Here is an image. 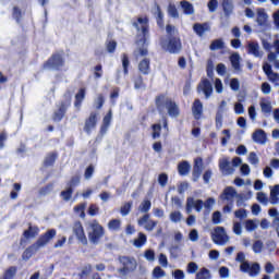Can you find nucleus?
Listing matches in <instances>:
<instances>
[{
    "label": "nucleus",
    "mask_w": 279,
    "mask_h": 279,
    "mask_svg": "<svg viewBox=\"0 0 279 279\" xmlns=\"http://www.w3.org/2000/svg\"><path fill=\"white\" fill-rule=\"evenodd\" d=\"M56 234H58V231L56 229H49L39 238L37 239L36 242H34L32 245H29L27 248L22 254V259L23 260H29L40 247H45L52 239H56Z\"/></svg>",
    "instance_id": "f257e3e1"
},
{
    "label": "nucleus",
    "mask_w": 279,
    "mask_h": 279,
    "mask_svg": "<svg viewBox=\"0 0 279 279\" xmlns=\"http://www.w3.org/2000/svg\"><path fill=\"white\" fill-rule=\"evenodd\" d=\"M132 26L137 32L136 45L145 46L147 38H149V16H138L132 21Z\"/></svg>",
    "instance_id": "f03ea898"
},
{
    "label": "nucleus",
    "mask_w": 279,
    "mask_h": 279,
    "mask_svg": "<svg viewBox=\"0 0 279 279\" xmlns=\"http://www.w3.org/2000/svg\"><path fill=\"white\" fill-rule=\"evenodd\" d=\"M159 45L163 51L175 53V26L166 25V35L159 38Z\"/></svg>",
    "instance_id": "7ed1b4c3"
},
{
    "label": "nucleus",
    "mask_w": 279,
    "mask_h": 279,
    "mask_svg": "<svg viewBox=\"0 0 279 279\" xmlns=\"http://www.w3.org/2000/svg\"><path fill=\"white\" fill-rule=\"evenodd\" d=\"M155 104L159 114L175 117V101H173L169 96L165 94L158 95L155 99Z\"/></svg>",
    "instance_id": "20e7f679"
},
{
    "label": "nucleus",
    "mask_w": 279,
    "mask_h": 279,
    "mask_svg": "<svg viewBox=\"0 0 279 279\" xmlns=\"http://www.w3.org/2000/svg\"><path fill=\"white\" fill-rule=\"evenodd\" d=\"M89 228L90 231L87 233L89 243L92 245H99L104 236H106V228L97 219L89 223Z\"/></svg>",
    "instance_id": "39448f33"
},
{
    "label": "nucleus",
    "mask_w": 279,
    "mask_h": 279,
    "mask_svg": "<svg viewBox=\"0 0 279 279\" xmlns=\"http://www.w3.org/2000/svg\"><path fill=\"white\" fill-rule=\"evenodd\" d=\"M235 260L238 263H241L240 271H242L243 274H248V276H251L252 278H256V276L260 274V265L258 263H253L252 265H250V262L245 260V253H238Z\"/></svg>",
    "instance_id": "423d86ee"
},
{
    "label": "nucleus",
    "mask_w": 279,
    "mask_h": 279,
    "mask_svg": "<svg viewBox=\"0 0 279 279\" xmlns=\"http://www.w3.org/2000/svg\"><path fill=\"white\" fill-rule=\"evenodd\" d=\"M63 99L59 102L58 109L52 114V121L56 123H60L64 119V116L66 114V110L71 108V90H66L63 95Z\"/></svg>",
    "instance_id": "0eeeda50"
},
{
    "label": "nucleus",
    "mask_w": 279,
    "mask_h": 279,
    "mask_svg": "<svg viewBox=\"0 0 279 279\" xmlns=\"http://www.w3.org/2000/svg\"><path fill=\"white\" fill-rule=\"evenodd\" d=\"M64 51L62 53L60 52H53L50 58L43 63V69L46 71L47 69H51L52 71H62V68L65 64L64 60Z\"/></svg>",
    "instance_id": "6e6552de"
},
{
    "label": "nucleus",
    "mask_w": 279,
    "mask_h": 279,
    "mask_svg": "<svg viewBox=\"0 0 279 279\" xmlns=\"http://www.w3.org/2000/svg\"><path fill=\"white\" fill-rule=\"evenodd\" d=\"M118 260L122 265V267L118 269V274L121 276H128V274H132V271H135L136 267H138L136 258L134 257L119 256Z\"/></svg>",
    "instance_id": "1a4fd4ad"
},
{
    "label": "nucleus",
    "mask_w": 279,
    "mask_h": 279,
    "mask_svg": "<svg viewBox=\"0 0 279 279\" xmlns=\"http://www.w3.org/2000/svg\"><path fill=\"white\" fill-rule=\"evenodd\" d=\"M72 231L73 234L76 236L78 243H82L83 245H88V238H86V231H84V225H82V221H74L72 226Z\"/></svg>",
    "instance_id": "9d476101"
},
{
    "label": "nucleus",
    "mask_w": 279,
    "mask_h": 279,
    "mask_svg": "<svg viewBox=\"0 0 279 279\" xmlns=\"http://www.w3.org/2000/svg\"><path fill=\"white\" fill-rule=\"evenodd\" d=\"M211 239L216 245H226L230 241V238L226 233V229H223V227H217L211 233Z\"/></svg>",
    "instance_id": "9b49d317"
},
{
    "label": "nucleus",
    "mask_w": 279,
    "mask_h": 279,
    "mask_svg": "<svg viewBox=\"0 0 279 279\" xmlns=\"http://www.w3.org/2000/svg\"><path fill=\"white\" fill-rule=\"evenodd\" d=\"M40 232V229L38 226H32V223H28L27 230H24L22 238L20 239V245H25L29 239H36Z\"/></svg>",
    "instance_id": "f8f14e48"
},
{
    "label": "nucleus",
    "mask_w": 279,
    "mask_h": 279,
    "mask_svg": "<svg viewBox=\"0 0 279 279\" xmlns=\"http://www.w3.org/2000/svg\"><path fill=\"white\" fill-rule=\"evenodd\" d=\"M193 208L196 210V213H202V210L204 209V201L195 199L193 197H187L186 199L187 215H191L193 213Z\"/></svg>",
    "instance_id": "ddd939ff"
},
{
    "label": "nucleus",
    "mask_w": 279,
    "mask_h": 279,
    "mask_svg": "<svg viewBox=\"0 0 279 279\" xmlns=\"http://www.w3.org/2000/svg\"><path fill=\"white\" fill-rule=\"evenodd\" d=\"M204 171V159L202 157H196L194 159V166L192 171V178L194 182H197L202 177Z\"/></svg>",
    "instance_id": "4468645a"
},
{
    "label": "nucleus",
    "mask_w": 279,
    "mask_h": 279,
    "mask_svg": "<svg viewBox=\"0 0 279 279\" xmlns=\"http://www.w3.org/2000/svg\"><path fill=\"white\" fill-rule=\"evenodd\" d=\"M263 71L265 75H267L268 81L271 82V84H274L275 86H279V73L274 72V70L271 69V64L265 62L263 64Z\"/></svg>",
    "instance_id": "2eb2a0df"
},
{
    "label": "nucleus",
    "mask_w": 279,
    "mask_h": 279,
    "mask_svg": "<svg viewBox=\"0 0 279 279\" xmlns=\"http://www.w3.org/2000/svg\"><path fill=\"white\" fill-rule=\"evenodd\" d=\"M246 51L250 56H254V58H263L265 52L260 50V45L257 41H248L246 45Z\"/></svg>",
    "instance_id": "dca6fc26"
},
{
    "label": "nucleus",
    "mask_w": 279,
    "mask_h": 279,
    "mask_svg": "<svg viewBox=\"0 0 279 279\" xmlns=\"http://www.w3.org/2000/svg\"><path fill=\"white\" fill-rule=\"evenodd\" d=\"M235 197H239V193H236V189L233 186H227L220 194V199H222V202H230V204L234 202Z\"/></svg>",
    "instance_id": "f3484780"
},
{
    "label": "nucleus",
    "mask_w": 279,
    "mask_h": 279,
    "mask_svg": "<svg viewBox=\"0 0 279 279\" xmlns=\"http://www.w3.org/2000/svg\"><path fill=\"white\" fill-rule=\"evenodd\" d=\"M97 117L98 113L93 111L85 120L84 132H86V134H90V132L97 128Z\"/></svg>",
    "instance_id": "a211bd4d"
},
{
    "label": "nucleus",
    "mask_w": 279,
    "mask_h": 279,
    "mask_svg": "<svg viewBox=\"0 0 279 279\" xmlns=\"http://www.w3.org/2000/svg\"><path fill=\"white\" fill-rule=\"evenodd\" d=\"M137 223L138 226H144L145 230L148 232H151V230L158 226V221L149 220V214H145L143 217H141L137 220Z\"/></svg>",
    "instance_id": "6ab92c4d"
},
{
    "label": "nucleus",
    "mask_w": 279,
    "mask_h": 279,
    "mask_svg": "<svg viewBox=\"0 0 279 279\" xmlns=\"http://www.w3.org/2000/svg\"><path fill=\"white\" fill-rule=\"evenodd\" d=\"M198 93H204L206 99L213 95V83L208 78H204L197 87Z\"/></svg>",
    "instance_id": "aec40b11"
},
{
    "label": "nucleus",
    "mask_w": 279,
    "mask_h": 279,
    "mask_svg": "<svg viewBox=\"0 0 279 279\" xmlns=\"http://www.w3.org/2000/svg\"><path fill=\"white\" fill-rule=\"evenodd\" d=\"M153 14L159 29H165V13L162 12L160 4H155V12Z\"/></svg>",
    "instance_id": "412c9836"
},
{
    "label": "nucleus",
    "mask_w": 279,
    "mask_h": 279,
    "mask_svg": "<svg viewBox=\"0 0 279 279\" xmlns=\"http://www.w3.org/2000/svg\"><path fill=\"white\" fill-rule=\"evenodd\" d=\"M219 169L222 175H232V173H234V168H232V163L228 160V158L219 160Z\"/></svg>",
    "instance_id": "4be33fe9"
},
{
    "label": "nucleus",
    "mask_w": 279,
    "mask_h": 279,
    "mask_svg": "<svg viewBox=\"0 0 279 279\" xmlns=\"http://www.w3.org/2000/svg\"><path fill=\"white\" fill-rule=\"evenodd\" d=\"M252 140L258 145H265L267 143V133L263 129H258L252 134Z\"/></svg>",
    "instance_id": "5701e85b"
},
{
    "label": "nucleus",
    "mask_w": 279,
    "mask_h": 279,
    "mask_svg": "<svg viewBox=\"0 0 279 279\" xmlns=\"http://www.w3.org/2000/svg\"><path fill=\"white\" fill-rule=\"evenodd\" d=\"M137 68L142 75H149V73L151 72V61L147 58H144L140 61Z\"/></svg>",
    "instance_id": "b1692460"
},
{
    "label": "nucleus",
    "mask_w": 279,
    "mask_h": 279,
    "mask_svg": "<svg viewBox=\"0 0 279 279\" xmlns=\"http://www.w3.org/2000/svg\"><path fill=\"white\" fill-rule=\"evenodd\" d=\"M193 29L197 36L202 38L206 34V32H210V24L209 23H196L193 26Z\"/></svg>",
    "instance_id": "393cba45"
},
{
    "label": "nucleus",
    "mask_w": 279,
    "mask_h": 279,
    "mask_svg": "<svg viewBox=\"0 0 279 279\" xmlns=\"http://www.w3.org/2000/svg\"><path fill=\"white\" fill-rule=\"evenodd\" d=\"M192 112L195 119H202V114L204 113V105L199 99H196L192 107Z\"/></svg>",
    "instance_id": "a878e982"
},
{
    "label": "nucleus",
    "mask_w": 279,
    "mask_h": 279,
    "mask_svg": "<svg viewBox=\"0 0 279 279\" xmlns=\"http://www.w3.org/2000/svg\"><path fill=\"white\" fill-rule=\"evenodd\" d=\"M110 123H112V109H110L102 119V124L100 126L101 134H106V132H108Z\"/></svg>",
    "instance_id": "bb28decb"
},
{
    "label": "nucleus",
    "mask_w": 279,
    "mask_h": 279,
    "mask_svg": "<svg viewBox=\"0 0 279 279\" xmlns=\"http://www.w3.org/2000/svg\"><path fill=\"white\" fill-rule=\"evenodd\" d=\"M268 19H269V15H267V12H265V9H257L256 23L260 27H265V25H267Z\"/></svg>",
    "instance_id": "cd10ccee"
},
{
    "label": "nucleus",
    "mask_w": 279,
    "mask_h": 279,
    "mask_svg": "<svg viewBox=\"0 0 279 279\" xmlns=\"http://www.w3.org/2000/svg\"><path fill=\"white\" fill-rule=\"evenodd\" d=\"M84 99H86V88L82 87L75 94V100H74L75 108H82V104Z\"/></svg>",
    "instance_id": "c85d7f7f"
},
{
    "label": "nucleus",
    "mask_w": 279,
    "mask_h": 279,
    "mask_svg": "<svg viewBox=\"0 0 279 279\" xmlns=\"http://www.w3.org/2000/svg\"><path fill=\"white\" fill-rule=\"evenodd\" d=\"M222 10L227 19L234 12V2L232 0H222Z\"/></svg>",
    "instance_id": "c756f323"
},
{
    "label": "nucleus",
    "mask_w": 279,
    "mask_h": 279,
    "mask_svg": "<svg viewBox=\"0 0 279 279\" xmlns=\"http://www.w3.org/2000/svg\"><path fill=\"white\" fill-rule=\"evenodd\" d=\"M269 202L272 205L278 204V202H279V184H277L275 186H270Z\"/></svg>",
    "instance_id": "7c9ffc66"
},
{
    "label": "nucleus",
    "mask_w": 279,
    "mask_h": 279,
    "mask_svg": "<svg viewBox=\"0 0 279 279\" xmlns=\"http://www.w3.org/2000/svg\"><path fill=\"white\" fill-rule=\"evenodd\" d=\"M56 160H58V153H49L44 159V167H53V165H56Z\"/></svg>",
    "instance_id": "2f4dec72"
},
{
    "label": "nucleus",
    "mask_w": 279,
    "mask_h": 279,
    "mask_svg": "<svg viewBox=\"0 0 279 279\" xmlns=\"http://www.w3.org/2000/svg\"><path fill=\"white\" fill-rule=\"evenodd\" d=\"M230 62L234 71H241V56L238 52L230 56Z\"/></svg>",
    "instance_id": "473e14b6"
},
{
    "label": "nucleus",
    "mask_w": 279,
    "mask_h": 279,
    "mask_svg": "<svg viewBox=\"0 0 279 279\" xmlns=\"http://www.w3.org/2000/svg\"><path fill=\"white\" fill-rule=\"evenodd\" d=\"M180 5L184 14H187V15L195 14V9L193 8V4H191V2L186 0H182L180 2Z\"/></svg>",
    "instance_id": "72a5a7b5"
},
{
    "label": "nucleus",
    "mask_w": 279,
    "mask_h": 279,
    "mask_svg": "<svg viewBox=\"0 0 279 279\" xmlns=\"http://www.w3.org/2000/svg\"><path fill=\"white\" fill-rule=\"evenodd\" d=\"M178 171L181 175H189L191 172V163L189 161H182L178 165Z\"/></svg>",
    "instance_id": "f704fd0d"
},
{
    "label": "nucleus",
    "mask_w": 279,
    "mask_h": 279,
    "mask_svg": "<svg viewBox=\"0 0 279 279\" xmlns=\"http://www.w3.org/2000/svg\"><path fill=\"white\" fill-rule=\"evenodd\" d=\"M108 230L110 232H119L121 230V220L120 219H111L107 225Z\"/></svg>",
    "instance_id": "c9c22d12"
},
{
    "label": "nucleus",
    "mask_w": 279,
    "mask_h": 279,
    "mask_svg": "<svg viewBox=\"0 0 279 279\" xmlns=\"http://www.w3.org/2000/svg\"><path fill=\"white\" fill-rule=\"evenodd\" d=\"M258 219H248L244 222V228L246 230V232H254V230H256L258 228Z\"/></svg>",
    "instance_id": "e433bc0d"
},
{
    "label": "nucleus",
    "mask_w": 279,
    "mask_h": 279,
    "mask_svg": "<svg viewBox=\"0 0 279 279\" xmlns=\"http://www.w3.org/2000/svg\"><path fill=\"white\" fill-rule=\"evenodd\" d=\"M226 43H223V39L218 38L211 41L209 49L210 51H218L219 49H225Z\"/></svg>",
    "instance_id": "4c0bfd02"
},
{
    "label": "nucleus",
    "mask_w": 279,
    "mask_h": 279,
    "mask_svg": "<svg viewBox=\"0 0 279 279\" xmlns=\"http://www.w3.org/2000/svg\"><path fill=\"white\" fill-rule=\"evenodd\" d=\"M86 203H81L74 206V213L78 215L81 219H86Z\"/></svg>",
    "instance_id": "58836bf2"
},
{
    "label": "nucleus",
    "mask_w": 279,
    "mask_h": 279,
    "mask_svg": "<svg viewBox=\"0 0 279 279\" xmlns=\"http://www.w3.org/2000/svg\"><path fill=\"white\" fill-rule=\"evenodd\" d=\"M16 271H19V268L16 266H11L3 272V276L0 279H14Z\"/></svg>",
    "instance_id": "ea45409f"
},
{
    "label": "nucleus",
    "mask_w": 279,
    "mask_h": 279,
    "mask_svg": "<svg viewBox=\"0 0 279 279\" xmlns=\"http://www.w3.org/2000/svg\"><path fill=\"white\" fill-rule=\"evenodd\" d=\"M145 243H147V235H145L143 232H140L137 239L133 241V245L134 247H143Z\"/></svg>",
    "instance_id": "a19ab883"
},
{
    "label": "nucleus",
    "mask_w": 279,
    "mask_h": 279,
    "mask_svg": "<svg viewBox=\"0 0 279 279\" xmlns=\"http://www.w3.org/2000/svg\"><path fill=\"white\" fill-rule=\"evenodd\" d=\"M122 69L124 75H130V57L128 53L122 54Z\"/></svg>",
    "instance_id": "79ce46f5"
},
{
    "label": "nucleus",
    "mask_w": 279,
    "mask_h": 279,
    "mask_svg": "<svg viewBox=\"0 0 279 279\" xmlns=\"http://www.w3.org/2000/svg\"><path fill=\"white\" fill-rule=\"evenodd\" d=\"M53 191V183H48L45 186L40 187L38 191L39 197H46V195H49Z\"/></svg>",
    "instance_id": "37998d69"
},
{
    "label": "nucleus",
    "mask_w": 279,
    "mask_h": 279,
    "mask_svg": "<svg viewBox=\"0 0 279 279\" xmlns=\"http://www.w3.org/2000/svg\"><path fill=\"white\" fill-rule=\"evenodd\" d=\"M195 279H213V275L208 268H201L199 271L196 274Z\"/></svg>",
    "instance_id": "c03bdc74"
},
{
    "label": "nucleus",
    "mask_w": 279,
    "mask_h": 279,
    "mask_svg": "<svg viewBox=\"0 0 279 279\" xmlns=\"http://www.w3.org/2000/svg\"><path fill=\"white\" fill-rule=\"evenodd\" d=\"M140 213H145L147 215L149 210H151V201L149 199H144L140 207H138Z\"/></svg>",
    "instance_id": "a18cd8bd"
},
{
    "label": "nucleus",
    "mask_w": 279,
    "mask_h": 279,
    "mask_svg": "<svg viewBox=\"0 0 279 279\" xmlns=\"http://www.w3.org/2000/svg\"><path fill=\"white\" fill-rule=\"evenodd\" d=\"M151 130H153L151 138H154V141H156V138H160V134L162 132V125H160V123L153 124Z\"/></svg>",
    "instance_id": "49530a36"
},
{
    "label": "nucleus",
    "mask_w": 279,
    "mask_h": 279,
    "mask_svg": "<svg viewBox=\"0 0 279 279\" xmlns=\"http://www.w3.org/2000/svg\"><path fill=\"white\" fill-rule=\"evenodd\" d=\"M256 199L259 204H263V206H267L269 204V196H267L264 192H258L256 194Z\"/></svg>",
    "instance_id": "de8ad7c7"
},
{
    "label": "nucleus",
    "mask_w": 279,
    "mask_h": 279,
    "mask_svg": "<svg viewBox=\"0 0 279 279\" xmlns=\"http://www.w3.org/2000/svg\"><path fill=\"white\" fill-rule=\"evenodd\" d=\"M60 197H62L63 202H71V197H73V189L68 187L64 191H61Z\"/></svg>",
    "instance_id": "09e8293b"
},
{
    "label": "nucleus",
    "mask_w": 279,
    "mask_h": 279,
    "mask_svg": "<svg viewBox=\"0 0 279 279\" xmlns=\"http://www.w3.org/2000/svg\"><path fill=\"white\" fill-rule=\"evenodd\" d=\"M105 104H106V97L104 96V94H98L97 98L95 99L96 110H101Z\"/></svg>",
    "instance_id": "8fccbe9b"
},
{
    "label": "nucleus",
    "mask_w": 279,
    "mask_h": 279,
    "mask_svg": "<svg viewBox=\"0 0 279 279\" xmlns=\"http://www.w3.org/2000/svg\"><path fill=\"white\" fill-rule=\"evenodd\" d=\"M93 271V265L87 264L83 267V269L81 270V272L78 274V278L80 279H84L86 278V276L90 275Z\"/></svg>",
    "instance_id": "3c124183"
},
{
    "label": "nucleus",
    "mask_w": 279,
    "mask_h": 279,
    "mask_svg": "<svg viewBox=\"0 0 279 279\" xmlns=\"http://www.w3.org/2000/svg\"><path fill=\"white\" fill-rule=\"evenodd\" d=\"M81 178L80 175H74L66 183L68 189H75V186H80Z\"/></svg>",
    "instance_id": "603ef678"
},
{
    "label": "nucleus",
    "mask_w": 279,
    "mask_h": 279,
    "mask_svg": "<svg viewBox=\"0 0 279 279\" xmlns=\"http://www.w3.org/2000/svg\"><path fill=\"white\" fill-rule=\"evenodd\" d=\"M104 75V65L101 63L94 66V77L95 80L101 78Z\"/></svg>",
    "instance_id": "864d4df0"
},
{
    "label": "nucleus",
    "mask_w": 279,
    "mask_h": 279,
    "mask_svg": "<svg viewBox=\"0 0 279 279\" xmlns=\"http://www.w3.org/2000/svg\"><path fill=\"white\" fill-rule=\"evenodd\" d=\"M132 202H128L120 208L122 217H126V215H130V211L132 210Z\"/></svg>",
    "instance_id": "5fc2aeb1"
},
{
    "label": "nucleus",
    "mask_w": 279,
    "mask_h": 279,
    "mask_svg": "<svg viewBox=\"0 0 279 279\" xmlns=\"http://www.w3.org/2000/svg\"><path fill=\"white\" fill-rule=\"evenodd\" d=\"M87 215H89V217H96V215H99V206L97 204H90Z\"/></svg>",
    "instance_id": "6e6d98bb"
},
{
    "label": "nucleus",
    "mask_w": 279,
    "mask_h": 279,
    "mask_svg": "<svg viewBox=\"0 0 279 279\" xmlns=\"http://www.w3.org/2000/svg\"><path fill=\"white\" fill-rule=\"evenodd\" d=\"M12 16L16 21V23H21V19H23V12L20 10L19 7H13Z\"/></svg>",
    "instance_id": "4d7b16f0"
},
{
    "label": "nucleus",
    "mask_w": 279,
    "mask_h": 279,
    "mask_svg": "<svg viewBox=\"0 0 279 279\" xmlns=\"http://www.w3.org/2000/svg\"><path fill=\"white\" fill-rule=\"evenodd\" d=\"M144 257L146 260H149V263H154L156 260V252H154V250H146L144 252Z\"/></svg>",
    "instance_id": "13d9d810"
},
{
    "label": "nucleus",
    "mask_w": 279,
    "mask_h": 279,
    "mask_svg": "<svg viewBox=\"0 0 279 279\" xmlns=\"http://www.w3.org/2000/svg\"><path fill=\"white\" fill-rule=\"evenodd\" d=\"M93 173H95V166L90 163L86 169L84 173L85 180H90L93 178Z\"/></svg>",
    "instance_id": "bf43d9fd"
},
{
    "label": "nucleus",
    "mask_w": 279,
    "mask_h": 279,
    "mask_svg": "<svg viewBox=\"0 0 279 279\" xmlns=\"http://www.w3.org/2000/svg\"><path fill=\"white\" fill-rule=\"evenodd\" d=\"M263 247H264L263 241L256 240L253 244V252L255 254H260V252H263Z\"/></svg>",
    "instance_id": "052dcab7"
},
{
    "label": "nucleus",
    "mask_w": 279,
    "mask_h": 279,
    "mask_svg": "<svg viewBox=\"0 0 279 279\" xmlns=\"http://www.w3.org/2000/svg\"><path fill=\"white\" fill-rule=\"evenodd\" d=\"M207 8L210 13L217 12V8H219V1L217 0H209L207 3Z\"/></svg>",
    "instance_id": "680f3d73"
},
{
    "label": "nucleus",
    "mask_w": 279,
    "mask_h": 279,
    "mask_svg": "<svg viewBox=\"0 0 279 279\" xmlns=\"http://www.w3.org/2000/svg\"><path fill=\"white\" fill-rule=\"evenodd\" d=\"M106 49L108 53H114V51H117V41L114 40L107 41Z\"/></svg>",
    "instance_id": "e2e57ef3"
},
{
    "label": "nucleus",
    "mask_w": 279,
    "mask_h": 279,
    "mask_svg": "<svg viewBox=\"0 0 279 279\" xmlns=\"http://www.w3.org/2000/svg\"><path fill=\"white\" fill-rule=\"evenodd\" d=\"M234 217L236 219H247V210L240 208L238 210L234 211Z\"/></svg>",
    "instance_id": "0e129e2a"
},
{
    "label": "nucleus",
    "mask_w": 279,
    "mask_h": 279,
    "mask_svg": "<svg viewBox=\"0 0 279 279\" xmlns=\"http://www.w3.org/2000/svg\"><path fill=\"white\" fill-rule=\"evenodd\" d=\"M134 88H145V82L141 75L136 76L134 80Z\"/></svg>",
    "instance_id": "69168bd1"
},
{
    "label": "nucleus",
    "mask_w": 279,
    "mask_h": 279,
    "mask_svg": "<svg viewBox=\"0 0 279 279\" xmlns=\"http://www.w3.org/2000/svg\"><path fill=\"white\" fill-rule=\"evenodd\" d=\"M262 112L265 114L271 113V102H260Z\"/></svg>",
    "instance_id": "338daca9"
},
{
    "label": "nucleus",
    "mask_w": 279,
    "mask_h": 279,
    "mask_svg": "<svg viewBox=\"0 0 279 279\" xmlns=\"http://www.w3.org/2000/svg\"><path fill=\"white\" fill-rule=\"evenodd\" d=\"M154 278H163L165 271L160 266H156L153 270Z\"/></svg>",
    "instance_id": "774afa93"
}]
</instances>
